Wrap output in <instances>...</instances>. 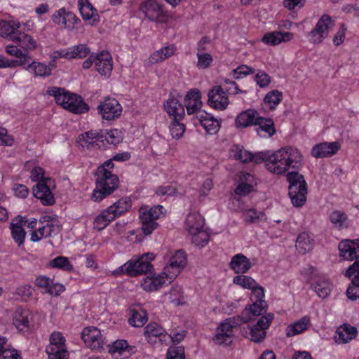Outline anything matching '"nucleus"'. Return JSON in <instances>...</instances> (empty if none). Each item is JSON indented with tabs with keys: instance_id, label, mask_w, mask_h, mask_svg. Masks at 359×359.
<instances>
[{
	"instance_id": "obj_50",
	"label": "nucleus",
	"mask_w": 359,
	"mask_h": 359,
	"mask_svg": "<svg viewBox=\"0 0 359 359\" xmlns=\"http://www.w3.org/2000/svg\"><path fill=\"white\" fill-rule=\"evenodd\" d=\"M90 48L86 44H79L69 48L70 59L83 58L90 53Z\"/></svg>"
},
{
	"instance_id": "obj_56",
	"label": "nucleus",
	"mask_w": 359,
	"mask_h": 359,
	"mask_svg": "<svg viewBox=\"0 0 359 359\" xmlns=\"http://www.w3.org/2000/svg\"><path fill=\"white\" fill-rule=\"evenodd\" d=\"M166 359H185L184 348L182 346H170L167 351Z\"/></svg>"
},
{
	"instance_id": "obj_6",
	"label": "nucleus",
	"mask_w": 359,
	"mask_h": 359,
	"mask_svg": "<svg viewBox=\"0 0 359 359\" xmlns=\"http://www.w3.org/2000/svg\"><path fill=\"white\" fill-rule=\"evenodd\" d=\"M139 9L151 21L164 23L168 20V12L157 0H145L140 4Z\"/></svg>"
},
{
	"instance_id": "obj_35",
	"label": "nucleus",
	"mask_w": 359,
	"mask_h": 359,
	"mask_svg": "<svg viewBox=\"0 0 359 359\" xmlns=\"http://www.w3.org/2000/svg\"><path fill=\"white\" fill-rule=\"evenodd\" d=\"M176 48L174 46H168L165 47H163L154 52L150 57V61L152 63H158L161 62L165 59L171 57L175 54Z\"/></svg>"
},
{
	"instance_id": "obj_21",
	"label": "nucleus",
	"mask_w": 359,
	"mask_h": 359,
	"mask_svg": "<svg viewBox=\"0 0 359 359\" xmlns=\"http://www.w3.org/2000/svg\"><path fill=\"white\" fill-rule=\"evenodd\" d=\"M232 325L228 322V319H226L217 328L215 341L219 344L228 346L232 343Z\"/></svg>"
},
{
	"instance_id": "obj_15",
	"label": "nucleus",
	"mask_w": 359,
	"mask_h": 359,
	"mask_svg": "<svg viewBox=\"0 0 359 359\" xmlns=\"http://www.w3.org/2000/svg\"><path fill=\"white\" fill-rule=\"evenodd\" d=\"M81 338L85 344L91 349H99L102 347V339L100 330L95 327H87L81 332Z\"/></svg>"
},
{
	"instance_id": "obj_44",
	"label": "nucleus",
	"mask_w": 359,
	"mask_h": 359,
	"mask_svg": "<svg viewBox=\"0 0 359 359\" xmlns=\"http://www.w3.org/2000/svg\"><path fill=\"white\" fill-rule=\"evenodd\" d=\"M283 100L282 92L273 90L269 92L264 97V102L269 105L271 109H274Z\"/></svg>"
},
{
	"instance_id": "obj_25",
	"label": "nucleus",
	"mask_w": 359,
	"mask_h": 359,
	"mask_svg": "<svg viewBox=\"0 0 359 359\" xmlns=\"http://www.w3.org/2000/svg\"><path fill=\"white\" fill-rule=\"evenodd\" d=\"M230 268L236 273H245L251 268L250 260L244 255L239 253L234 255L229 263Z\"/></svg>"
},
{
	"instance_id": "obj_16",
	"label": "nucleus",
	"mask_w": 359,
	"mask_h": 359,
	"mask_svg": "<svg viewBox=\"0 0 359 359\" xmlns=\"http://www.w3.org/2000/svg\"><path fill=\"white\" fill-rule=\"evenodd\" d=\"M339 148L338 142H322L313 146L311 154L316 158H327L335 154Z\"/></svg>"
},
{
	"instance_id": "obj_62",
	"label": "nucleus",
	"mask_w": 359,
	"mask_h": 359,
	"mask_svg": "<svg viewBox=\"0 0 359 359\" xmlns=\"http://www.w3.org/2000/svg\"><path fill=\"white\" fill-rule=\"evenodd\" d=\"M273 319V314L271 313H267V315L262 316L255 325L265 331L269 327Z\"/></svg>"
},
{
	"instance_id": "obj_2",
	"label": "nucleus",
	"mask_w": 359,
	"mask_h": 359,
	"mask_svg": "<svg viewBox=\"0 0 359 359\" xmlns=\"http://www.w3.org/2000/svg\"><path fill=\"white\" fill-rule=\"evenodd\" d=\"M49 95L55 97L57 104L75 114H82L88 111V105L81 96L66 92L64 88L52 87L47 90Z\"/></svg>"
},
{
	"instance_id": "obj_26",
	"label": "nucleus",
	"mask_w": 359,
	"mask_h": 359,
	"mask_svg": "<svg viewBox=\"0 0 359 359\" xmlns=\"http://www.w3.org/2000/svg\"><path fill=\"white\" fill-rule=\"evenodd\" d=\"M78 6L83 20H91V24L99 21L100 16L97 12V10L93 6L88 0H79Z\"/></svg>"
},
{
	"instance_id": "obj_52",
	"label": "nucleus",
	"mask_w": 359,
	"mask_h": 359,
	"mask_svg": "<svg viewBox=\"0 0 359 359\" xmlns=\"http://www.w3.org/2000/svg\"><path fill=\"white\" fill-rule=\"evenodd\" d=\"M147 321V313L144 311H141V312L133 311L132 316L128 320L129 323L133 327H142Z\"/></svg>"
},
{
	"instance_id": "obj_31",
	"label": "nucleus",
	"mask_w": 359,
	"mask_h": 359,
	"mask_svg": "<svg viewBox=\"0 0 359 359\" xmlns=\"http://www.w3.org/2000/svg\"><path fill=\"white\" fill-rule=\"evenodd\" d=\"M25 69L33 74L35 76L46 77L51 74L52 68L48 67L46 64L32 61L26 67Z\"/></svg>"
},
{
	"instance_id": "obj_36",
	"label": "nucleus",
	"mask_w": 359,
	"mask_h": 359,
	"mask_svg": "<svg viewBox=\"0 0 359 359\" xmlns=\"http://www.w3.org/2000/svg\"><path fill=\"white\" fill-rule=\"evenodd\" d=\"M310 323V319L307 316H304L302 318L298 321L295 322L294 324L287 326V336L290 337L294 335H297L305 330H306L309 324Z\"/></svg>"
},
{
	"instance_id": "obj_24",
	"label": "nucleus",
	"mask_w": 359,
	"mask_h": 359,
	"mask_svg": "<svg viewBox=\"0 0 359 359\" xmlns=\"http://www.w3.org/2000/svg\"><path fill=\"white\" fill-rule=\"evenodd\" d=\"M293 37V34L291 32H281L279 31H274L264 34L262 39V41L268 46H276L280 42H287L290 41Z\"/></svg>"
},
{
	"instance_id": "obj_19",
	"label": "nucleus",
	"mask_w": 359,
	"mask_h": 359,
	"mask_svg": "<svg viewBox=\"0 0 359 359\" xmlns=\"http://www.w3.org/2000/svg\"><path fill=\"white\" fill-rule=\"evenodd\" d=\"M53 22L62 25L64 28L72 29L74 27L78 19L72 12H67L65 8H60L53 15Z\"/></svg>"
},
{
	"instance_id": "obj_46",
	"label": "nucleus",
	"mask_w": 359,
	"mask_h": 359,
	"mask_svg": "<svg viewBox=\"0 0 359 359\" xmlns=\"http://www.w3.org/2000/svg\"><path fill=\"white\" fill-rule=\"evenodd\" d=\"M243 219L248 223H258L266 220L265 215L263 212H258L255 209H249L243 212Z\"/></svg>"
},
{
	"instance_id": "obj_10",
	"label": "nucleus",
	"mask_w": 359,
	"mask_h": 359,
	"mask_svg": "<svg viewBox=\"0 0 359 359\" xmlns=\"http://www.w3.org/2000/svg\"><path fill=\"white\" fill-rule=\"evenodd\" d=\"M230 91V88L224 90L221 86H215L209 90L208 93V104L217 110H224L229 104V100L226 93Z\"/></svg>"
},
{
	"instance_id": "obj_57",
	"label": "nucleus",
	"mask_w": 359,
	"mask_h": 359,
	"mask_svg": "<svg viewBox=\"0 0 359 359\" xmlns=\"http://www.w3.org/2000/svg\"><path fill=\"white\" fill-rule=\"evenodd\" d=\"M248 308L253 316H259L266 312L267 304L265 301H255Z\"/></svg>"
},
{
	"instance_id": "obj_23",
	"label": "nucleus",
	"mask_w": 359,
	"mask_h": 359,
	"mask_svg": "<svg viewBox=\"0 0 359 359\" xmlns=\"http://www.w3.org/2000/svg\"><path fill=\"white\" fill-rule=\"evenodd\" d=\"M197 118L207 133L210 135H215L218 133L220 128V123L219 121L210 114L203 111L197 116Z\"/></svg>"
},
{
	"instance_id": "obj_45",
	"label": "nucleus",
	"mask_w": 359,
	"mask_h": 359,
	"mask_svg": "<svg viewBox=\"0 0 359 359\" xmlns=\"http://www.w3.org/2000/svg\"><path fill=\"white\" fill-rule=\"evenodd\" d=\"M32 60L31 56L25 55V57L18 58V60H9L0 55V68L15 67L18 66H23Z\"/></svg>"
},
{
	"instance_id": "obj_18",
	"label": "nucleus",
	"mask_w": 359,
	"mask_h": 359,
	"mask_svg": "<svg viewBox=\"0 0 359 359\" xmlns=\"http://www.w3.org/2000/svg\"><path fill=\"white\" fill-rule=\"evenodd\" d=\"M95 68L101 75L104 76L111 75L113 64L109 52L102 51L95 55Z\"/></svg>"
},
{
	"instance_id": "obj_42",
	"label": "nucleus",
	"mask_w": 359,
	"mask_h": 359,
	"mask_svg": "<svg viewBox=\"0 0 359 359\" xmlns=\"http://www.w3.org/2000/svg\"><path fill=\"white\" fill-rule=\"evenodd\" d=\"M113 219H114V215L109 213L107 209L102 211L94 219L93 228L98 231H101L104 229Z\"/></svg>"
},
{
	"instance_id": "obj_29",
	"label": "nucleus",
	"mask_w": 359,
	"mask_h": 359,
	"mask_svg": "<svg viewBox=\"0 0 359 359\" xmlns=\"http://www.w3.org/2000/svg\"><path fill=\"white\" fill-rule=\"evenodd\" d=\"M257 112L254 109H248L239 114L236 120L235 125L237 128H245L254 125Z\"/></svg>"
},
{
	"instance_id": "obj_14",
	"label": "nucleus",
	"mask_w": 359,
	"mask_h": 359,
	"mask_svg": "<svg viewBox=\"0 0 359 359\" xmlns=\"http://www.w3.org/2000/svg\"><path fill=\"white\" fill-rule=\"evenodd\" d=\"M183 105L189 115L200 112L203 106L200 90L197 88H191L188 91L184 97Z\"/></svg>"
},
{
	"instance_id": "obj_55",
	"label": "nucleus",
	"mask_w": 359,
	"mask_h": 359,
	"mask_svg": "<svg viewBox=\"0 0 359 359\" xmlns=\"http://www.w3.org/2000/svg\"><path fill=\"white\" fill-rule=\"evenodd\" d=\"M266 332L255 325L250 328L247 337L252 341L259 343L266 337Z\"/></svg>"
},
{
	"instance_id": "obj_1",
	"label": "nucleus",
	"mask_w": 359,
	"mask_h": 359,
	"mask_svg": "<svg viewBox=\"0 0 359 359\" xmlns=\"http://www.w3.org/2000/svg\"><path fill=\"white\" fill-rule=\"evenodd\" d=\"M302 156L299 151L292 147H283L271 153L270 151H259L252 154L250 162L255 163H265L266 168L277 175L284 174L290 167L297 168Z\"/></svg>"
},
{
	"instance_id": "obj_63",
	"label": "nucleus",
	"mask_w": 359,
	"mask_h": 359,
	"mask_svg": "<svg viewBox=\"0 0 359 359\" xmlns=\"http://www.w3.org/2000/svg\"><path fill=\"white\" fill-rule=\"evenodd\" d=\"M128 348V343L126 340L116 341L113 343L112 346L109 348V353L114 355L115 353H121Z\"/></svg>"
},
{
	"instance_id": "obj_32",
	"label": "nucleus",
	"mask_w": 359,
	"mask_h": 359,
	"mask_svg": "<svg viewBox=\"0 0 359 359\" xmlns=\"http://www.w3.org/2000/svg\"><path fill=\"white\" fill-rule=\"evenodd\" d=\"M131 207V201L129 198L125 197L115 202L109 206L107 210L111 215H114V219L128 211Z\"/></svg>"
},
{
	"instance_id": "obj_47",
	"label": "nucleus",
	"mask_w": 359,
	"mask_h": 359,
	"mask_svg": "<svg viewBox=\"0 0 359 359\" xmlns=\"http://www.w3.org/2000/svg\"><path fill=\"white\" fill-rule=\"evenodd\" d=\"M312 288L321 298H325L331 291V284L327 280L318 281L312 285Z\"/></svg>"
},
{
	"instance_id": "obj_54",
	"label": "nucleus",
	"mask_w": 359,
	"mask_h": 359,
	"mask_svg": "<svg viewBox=\"0 0 359 359\" xmlns=\"http://www.w3.org/2000/svg\"><path fill=\"white\" fill-rule=\"evenodd\" d=\"M164 332L165 330L156 323H151L144 328V336L148 338L161 337Z\"/></svg>"
},
{
	"instance_id": "obj_37",
	"label": "nucleus",
	"mask_w": 359,
	"mask_h": 359,
	"mask_svg": "<svg viewBox=\"0 0 359 359\" xmlns=\"http://www.w3.org/2000/svg\"><path fill=\"white\" fill-rule=\"evenodd\" d=\"M295 247L300 254L304 255L309 252L313 244L309 234L305 232L300 233L297 238Z\"/></svg>"
},
{
	"instance_id": "obj_39",
	"label": "nucleus",
	"mask_w": 359,
	"mask_h": 359,
	"mask_svg": "<svg viewBox=\"0 0 359 359\" xmlns=\"http://www.w3.org/2000/svg\"><path fill=\"white\" fill-rule=\"evenodd\" d=\"M122 140L121 133L118 129L102 131V142L101 143H102L103 146H104V142L108 144L116 146L121 142Z\"/></svg>"
},
{
	"instance_id": "obj_64",
	"label": "nucleus",
	"mask_w": 359,
	"mask_h": 359,
	"mask_svg": "<svg viewBox=\"0 0 359 359\" xmlns=\"http://www.w3.org/2000/svg\"><path fill=\"white\" fill-rule=\"evenodd\" d=\"M255 81L259 87L264 88L269 84L270 77L266 73L259 72L255 76Z\"/></svg>"
},
{
	"instance_id": "obj_38",
	"label": "nucleus",
	"mask_w": 359,
	"mask_h": 359,
	"mask_svg": "<svg viewBox=\"0 0 359 359\" xmlns=\"http://www.w3.org/2000/svg\"><path fill=\"white\" fill-rule=\"evenodd\" d=\"M338 337L336 341L338 343H346L355 337L357 333L356 328L350 325H345L344 327H340L337 330Z\"/></svg>"
},
{
	"instance_id": "obj_13",
	"label": "nucleus",
	"mask_w": 359,
	"mask_h": 359,
	"mask_svg": "<svg viewBox=\"0 0 359 359\" xmlns=\"http://www.w3.org/2000/svg\"><path fill=\"white\" fill-rule=\"evenodd\" d=\"M345 276L353 277L346 292L347 297L352 301L359 299V264L353 263L346 271Z\"/></svg>"
},
{
	"instance_id": "obj_8",
	"label": "nucleus",
	"mask_w": 359,
	"mask_h": 359,
	"mask_svg": "<svg viewBox=\"0 0 359 359\" xmlns=\"http://www.w3.org/2000/svg\"><path fill=\"white\" fill-rule=\"evenodd\" d=\"M65 339L60 332L50 336V345L46 348L49 359H69V353L65 348Z\"/></svg>"
},
{
	"instance_id": "obj_34",
	"label": "nucleus",
	"mask_w": 359,
	"mask_h": 359,
	"mask_svg": "<svg viewBox=\"0 0 359 359\" xmlns=\"http://www.w3.org/2000/svg\"><path fill=\"white\" fill-rule=\"evenodd\" d=\"M165 278H167L163 271L157 276L147 278L143 284L144 289L149 291H156L162 287L165 284Z\"/></svg>"
},
{
	"instance_id": "obj_27",
	"label": "nucleus",
	"mask_w": 359,
	"mask_h": 359,
	"mask_svg": "<svg viewBox=\"0 0 359 359\" xmlns=\"http://www.w3.org/2000/svg\"><path fill=\"white\" fill-rule=\"evenodd\" d=\"M32 318V314L29 311L18 309L15 312L13 324L18 330L22 331L24 328L29 327L31 325Z\"/></svg>"
},
{
	"instance_id": "obj_41",
	"label": "nucleus",
	"mask_w": 359,
	"mask_h": 359,
	"mask_svg": "<svg viewBox=\"0 0 359 359\" xmlns=\"http://www.w3.org/2000/svg\"><path fill=\"white\" fill-rule=\"evenodd\" d=\"M230 154L236 160H239L242 163H247L250 162L252 158V153L245 150L243 146L234 144L230 149Z\"/></svg>"
},
{
	"instance_id": "obj_5",
	"label": "nucleus",
	"mask_w": 359,
	"mask_h": 359,
	"mask_svg": "<svg viewBox=\"0 0 359 359\" xmlns=\"http://www.w3.org/2000/svg\"><path fill=\"white\" fill-rule=\"evenodd\" d=\"M96 187L92 194V199L100 201L111 194L119 187V179L116 175L106 172L102 168L99 173H95Z\"/></svg>"
},
{
	"instance_id": "obj_9",
	"label": "nucleus",
	"mask_w": 359,
	"mask_h": 359,
	"mask_svg": "<svg viewBox=\"0 0 359 359\" xmlns=\"http://www.w3.org/2000/svg\"><path fill=\"white\" fill-rule=\"evenodd\" d=\"M119 270L121 273L130 276H136L151 272L153 270V266L149 262L144 260V257L135 256L122 265Z\"/></svg>"
},
{
	"instance_id": "obj_40",
	"label": "nucleus",
	"mask_w": 359,
	"mask_h": 359,
	"mask_svg": "<svg viewBox=\"0 0 359 359\" xmlns=\"http://www.w3.org/2000/svg\"><path fill=\"white\" fill-rule=\"evenodd\" d=\"M20 27L19 22H14L13 21L0 20V36L3 37L11 36L16 34L18 29Z\"/></svg>"
},
{
	"instance_id": "obj_7",
	"label": "nucleus",
	"mask_w": 359,
	"mask_h": 359,
	"mask_svg": "<svg viewBox=\"0 0 359 359\" xmlns=\"http://www.w3.org/2000/svg\"><path fill=\"white\" fill-rule=\"evenodd\" d=\"M187 259L186 253L182 250L176 251L169 261V263L164 267L163 274H165L168 283H170L180 271L186 266Z\"/></svg>"
},
{
	"instance_id": "obj_53",
	"label": "nucleus",
	"mask_w": 359,
	"mask_h": 359,
	"mask_svg": "<svg viewBox=\"0 0 359 359\" xmlns=\"http://www.w3.org/2000/svg\"><path fill=\"white\" fill-rule=\"evenodd\" d=\"M181 120L182 119L177 118L173 119L169 126L170 133L172 138L179 139L183 135L185 131V126L180 123Z\"/></svg>"
},
{
	"instance_id": "obj_20",
	"label": "nucleus",
	"mask_w": 359,
	"mask_h": 359,
	"mask_svg": "<svg viewBox=\"0 0 359 359\" xmlns=\"http://www.w3.org/2000/svg\"><path fill=\"white\" fill-rule=\"evenodd\" d=\"M11 40L27 54L36 47V41L32 36L25 32H18L16 34L11 36Z\"/></svg>"
},
{
	"instance_id": "obj_51",
	"label": "nucleus",
	"mask_w": 359,
	"mask_h": 359,
	"mask_svg": "<svg viewBox=\"0 0 359 359\" xmlns=\"http://www.w3.org/2000/svg\"><path fill=\"white\" fill-rule=\"evenodd\" d=\"M11 233L15 243L18 244V246H20L24 243L25 238L26 236V232L22 227V225L12 223Z\"/></svg>"
},
{
	"instance_id": "obj_60",
	"label": "nucleus",
	"mask_w": 359,
	"mask_h": 359,
	"mask_svg": "<svg viewBox=\"0 0 359 359\" xmlns=\"http://www.w3.org/2000/svg\"><path fill=\"white\" fill-rule=\"evenodd\" d=\"M6 51L8 55L15 56L18 58L25 57V55H29L26 53H24L16 43L6 46Z\"/></svg>"
},
{
	"instance_id": "obj_11",
	"label": "nucleus",
	"mask_w": 359,
	"mask_h": 359,
	"mask_svg": "<svg viewBox=\"0 0 359 359\" xmlns=\"http://www.w3.org/2000/svg\"><path fill=\"white\" fill-rule=\"evenodd\" d=\"M97 110L103 119L111 121L121 116L122 107L116 99L107 97L98 105Z\"/></svg>"
},
{
	"instance_id": "obj_48",
	"label": "nucleus",
	"mask_w": 359,
	"mask_h": 359,
	"mask_svg": "<svg viewBox=\"0 0 359 359\" xmlns=\"http://www.w3.org/2000/svg\"><path fill=\"white\" fill-rule=\"evenodd\" d=\"M49 265L53 268H58L67 271L73 270V266L65 257H57L50 262Z\"/></svg>"
},
{
	"instance_id": "obj_30",
	"label": "nucleus",
	"mask_w": 359,
	"mask_h": 359,
	"mask_svg": "<svg viewBox=\"0 0 359 359\" xmlns=\"http://www.w3.org/2000/svg\"><path fill=\"white\" fill-rule=\"evenodd\" d=\"M151 215V213L147 212V211L141 212L140 215V219L142 222V230L143 233L146 236L150 235L158 226V223Z\"/></svg>"
},
{
	"instance_id": "obj_58",
	"label": "nucleus",
	"mask_w": 359,
	"mask_h": 359,
	"mask_svg": "<svg viewBox=\"0 0 359 359\" xmlns=\"http://www.w3.org/2000/svg\"><path fill=\"white\" fill-rule=\"evenodd\" d=\"M192 236V243L196 246L203 247L209 241V235L204 231L199 230Z\"/></svg>"
},
{
	"instance_id": "obj_28",
	"label": "nucleus",
	"mask_w": 359,
	"mask_h": 359,
	"mask_svg": "<svg viewBox=\"0 0 359 359\" xmlns=\"http://www.w3.org/2000/svg\"><path fill=\"white\" fill-rule=\"evenodd\" d=\"M204 225V219L197 212L190 213L186 219V227L191 234H196Z\"/></svg>"
},
{
	"instance_id": "obj_12",
	"label": "nucleus",
	"mask_w": 359,
	"mask_h": 359,
	"mask_svg": "<svg viewBox=\"0 0 359 359\" xmlns=\"http://www.w3.org/2000/svg\"><path fill=\"white\" fill-rule=\"evenodd\" d=\"M331 23V17L328 15H323L318 21L315 28L309 34V41L313 43H320L327 36L329 25Z\"/></svg>"
},
{
	"instance_id": "obj_49",
	"label": "nucleus",
	"mask_w": 359,
	"mask_h": 359,
	"mask_svg": "<svg viewBox=\"0 0 359 359\" xmlns=\"http://www.w3.org/2000/svg\"><path fill=\"white\" fill-rule=\"evenodd\" d=\"M233 282L234 284L249 290L257 285V282L252 277L244 275L235 276L233 279Z\"/></svg>"
},
{
	"instance_id": "obj_17",
	"label": "nucleus",
	"mask_w": 359,
	"mask_h": 359,
	"mask_svg": "<svg viewBox=\"0 0 359 359\" xmlns=\"http://www.w3.org/2000/svg\"><path fill=\"white\" fill-rule=\"evenodd\" d=\"M339 256L345 260H353L359 250V239L341 241L338 245Z\"/></svg>"
},
{
	"instance_id": "obj_22",
	"label": "nucleus",
	"mask_w": 359,
	"mask_h": 359,
	"mask_svg": "<svg viewBox=\"0 0 359 359\" xmlns=\"http://www.w3.org/2000/svg\"><path fill=\"white\" fill-rule=\"evenodd\" d=\"M164 109L169 116L174 117L173 119H182L185 115L184 106L172 95L164 104Z\"/></svg>"
},
{
	"instance_id": "obj_3",
	"label": "nucleus",
	"mask_w": 359,
	"mask_h": 359,
	"mask_svg": "<svg viewBox=\"0 0 359 359\" xmlns=\"http://www.w3.org/2000/svg\"><path fill=\"white\" fill-rule=\"evenodd\" d=\"M289 183L288 195L292 204L297 208L302 207L306 201L307 184L303 175L296 171L288 172L286 175Z\"/></svg>"
},
{
	"instance_id": "obj_33",
	"label": "nucleus",
	"mask_w": 359,
	"mask_h": 359,
	"mask_svg": "<svg viewBox=\"0 0 359 359\" xmlns=\"http://www.w3.org/2000/svg\"><path fill=\"white\" fill-rule=\"evenodd\" d=\"M254 125L256 127L255 130L259 133V131H264L272 136L275 133L273 121L271 118H264L261 116H257Z\"/></svg>"
},
{
	"instance_id": "obj_61",
	"label": "nucleus",
	"mask_w": 359,
	"mask_h": 359,
	"mask_svg": "<svg viewBox=\"0 0 359 359\" xmlns=\"http://www.w3.org/2000/svg\"><path fill=\"white\" fill-rule=\"evenodd\" d=\"M102 131L103 130H89L82 134L83 138H89L92 141H95L97 146L100 147L99 142H102Z\"/></svg>"
},
{
	"instance_id": "obj_59",
	"label": "nucleus",
	"mask_w": 359,
	"mask_h": 359,
	"mask_svg": "<svg viewBox=\"0 0 359 359\" xmlns=\"http://www.w3.org/2000/svg\"><path fill=\"white\" fill-rule=\"evenodd\" d=\"M198 51V67L201 69L208 68L212 62V57L209 53H201Z\"/></svg>"
},
{
	"instance_id": "obj_4",
	"label": "nucleus",
	"mask_w": 359,
	"mask_h": 359,
	"mask_svg": "<svg viewBox=\"0 0 359 359\" xmlns=\"http://www.w3.org/2000/svg\"><path fill=\"white\" fill-rule=\"evenodd\" d=\"M31 179L38 183L33 187V195L39 199L44 205H51L55 203L53 194L50 191V186L52 179L44 177L43 169L41 167H36L31 171Z\"/></svg>"
},
{
	"instance_id": "obj_43",
	"label": "nucleus",
	"mask_w": 359,
	"mask_h": 359,
	"mask_svg": "<svg viewBox=\"0 0 359 359\" xmlns=\"http://www.w3.org/2000/svg\"><path fill=\"white\" fill-rule=\"evenodd\" d=\"M330 220L332 224L338 229L347 228L346 224L348 220L347 215L341 210H334L330 215Z\"/></svg>"
}]
</instances>
